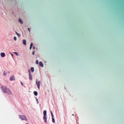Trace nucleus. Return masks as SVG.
I'll use <instances>...</instances> for the list:
<instances>
[{"mask_svg":"<svg viewBox=\"0 0 124 124\" xmlns=\"http://www.w3.org/2000/svg\"><path fill=\"white\" fill-rule=\"evenodd\" d=\"M35 98L36 99V101H37V104H38V102H39L38 100L37 99V97H35Z\"/></svg>","mask_w":124,"mask_h":124,"instance_id":"dca6fc26","label":"nucleus"},{"mask_svg":"<svg viewBox=\"0 0 124 124\" xmlns=\"http://www.w3.org/2000/svg\"><path fill=\"white\" fill-rule=\"evenodd\" d=\"M8 72V73H10V72H9V71Z\"/></svg>","mask_w":124,"mask_h":124,"instance_id":"2f4dec72","label":"nucleus"},{"mask_svg":"<svg viewBox=\"0 0 124 124\" xmlns=\"http://www.w3.org/2000/svg\"><path fill=\"white\" fill-rule=\"evenodd\" d=\"M46 110H44L43 112L44 116H46Z\"/></svg>","mask_w":124,"mask_h":124,"instance_id":"9b49d317","label":"nucleus"},{"mask_svg":"<svg viewBox=\"0 0 124 124\" xmlns=\"http://www.w3.org/2000/svg\"><path fill=\"white\" fill-rule=\"evenodd\" d=\"M17 35L19 37H20L21 36V35L19 33H17Z\"/></svg>","mask_w":124,"mask_h":124,"instance_id":"aec40b11","label":"nucleus"},{"mask_svg":"<svg viewBox=\"0 0 124 124\" xmlns=\"http://www.w3.org/2000/svg\"><path fill=\"white\" fill-rule=\"evenodd\" d=\"M0 55L2 57H4L5 56V54L4 53H0Z\"/></svg>","mask_w":124,"mask_h":124,"instance_id":"423d86ee","label":"nucleus"},{"mask_svg":"<svg viewBox=\"0 0 124 124\" xmlns=\"http://www.w3.org/2000/svg\"><path fill=\"white\" fill-rule=\"evenodd\" d=\"M78 124H79V123H78Z\"/></svg>","mask_w":124,"mask_h":124,"instance_id":"72a5a7b5","label":"nucleus"},{"mask_svg":"<svg viewBox=\"0 0 124 124\" xmlns=\"http://www.w3.org/2000/svg\"><path fill=\"white\" fill-rule=\"evenodd\" d=\"M72 115L73 116H74V114H72Z\"/></svg>","mask_w":124,"mask_h":124,"instance_id":"c756f323","label":"nucleus"},{"mask_svg":"<svg viewBox=\"0 0 124 124\" xmlns=\"http://www.w3.org/2000/svg\"><path fill=\"white\" fill-rule=\"evenodd\" d=\"M39 65L42 67L44 66L43 64L41 62H39Z\"/></svg>","mask_w":124,"mask_h":124,"instance_id":"0eeeda50","label":"nucleus"},{"mask_svg":"<svg viewBox=\"0 0 124 124\" xmlns=\"http://www.w3.org/2000/svg\"><path fill=\"white\" fill-rule=\"evenodd\" d=\"M27 29L28 30V31H29V32H30V28H28Z\"/></svg>","mask_w":124,"mask_h":124,"instance_id":"4be33fe9","label":"nucleus"},{"mask_svg":"<svg viewBox=\"0 0 124 124\" xmlns=\"http://www.w3.org/2000/svg\"><path fill=\"white\" fill-rule=\"evenodd\" d=\"M19 116L22 119V120L27 121V118L26 116L24 115H20Z\"/></svg>","mask_w":124,"mask_h":124,"instance_id":"f03ea898","label":"nucleus"},{"mask_svg":"<svg viewBox=\"0 0 124 124\" xmlns=\"http://www.w3.org/2000/svg\"><path fill=\"white\" fill-rule=\"evenodd\" d=\"M54 117H52V122L54 123L55 122L54 119Z\"/></svg>","mask_w":124,"mask_h":124,"instance_id":"4468645a","label":"nucleus"},{"mask_svg":"<svg viewBox=\"0 0 124 124\" xmlns=\"http://www.w3.org/2000/svg\"><path fill=\"white\" fill-rule=\"evenodd\" d=\"M33 43H31V44H30V46L32 47V46H33Z\"/></svg>","mask_w":124,"mask_h":124,"instance_id":"5701e85b","label":"nucleus"},{"mask_svg":"<svg viewBox=\"0 0 124 124\" xmlns=\"http://www.w3.org/2000/svg\"><path fill=\"white\" fill-rule=\"evenodd\" d=\"M16 34H17V33H18L16 31Z\"/></svg>","mask_w":124,"mask_h":124,"instance_id":"c85d7f7f","label":"nucleus"},{"mask_svg":"<svg viewBox=\"0 0 124 124\" xmlns=\"http://www.w3.org/2000/svg\"><path fill=\"white\" fill-rule=\"evenodd\" d=\"M36 84L37 85V86L38 88L39 89V81L38 80H36Z\"/></svg>","mask_w":124,"mask_h":124,"instance_id":"1a4fd4ad","label":"nucleus"},{"mask_svg":"<svg viewBox=\"0 0 124 124\" xmlns=\"http://www.w3.org/2000/svg\"><path fill=\"white\" fill-rule=\"evenodd\" d=\"M21 85L22 86H23V83L22 82H21Z\"/></svg>","mask_w":124,"mask_h":124,"instance_id":"b1692460","label":"nucleus"},{"mask_svg":"<svg viewBox=\"0 0 124 124\" xmlns=\"http://www.w3.org/2000/svg\"><path fill=\"white\" fill-rule=\"evenodd\" d=\"M0 88L3 92L5 93H7L9 94H12V92L10 90L6 87L2 86Z\"/></svg>","mask_w":124,"mask_h":124,"instance_id":"f257e3e1","label":"nucleus"},{"mask_svg":"<svg viewBox=\"0 0 124 124\" xmlns=\"http://www.w3.org/2000/svg\"><path fill=\"white\" fill-rule=\"evenodd\" d=\"M11 55H12V57H13V54H11Z\"/></svg>","mask_w":124,"mask_h":124,"instance_id":"cd10ccee","label":"nucleus"},{"mask_svg":"<svg viewBox=\"0 0 124 124\" xmlns=\"http://www.w3.org/2000/svg\"><path fill=\"white\" fill-rule=\"evenodd\" d=\"M51 115L52 117H54V115H53V113L51 111Z\"/></svg>","mask_w":124,"mask_h":124,"instance_id":"2eb2a0df","label":"nucleus"},{"mask_svg":"<svg viewBox=\"0 0 124 124\" xmlns=\"http://www.w3.org/2000/svg\"><path fill=\"white\" fill-rule=\"evenodd\" d=\"M19 22L20 23H21L23 24V21H22V19H21L20 18L19 19Z\"/></svg>","mask_w":124,"mask_h":124,"instance_id":"ddd939ff","label":"nucleus"},{"mask_svg":"<svg viewBox=\"0 0 124 124\" xmlns=\"http://www.w3.org/2000/svg\"><path fill=\"white\" fill-rule=\"evenodd\" d=\"M14 53L15 54H16V55H18V53L17 52H15Z\"/></svg>","mask_w":124,"mask_h":124,"instance_id":"412c9836","label":"nucleus"},{"mask_svg":"<svg viewBox=\"0 0 124 124\" xmlns=\"http://www.w3.org/2000/svg\"><path fill=\"white\" fill-rule=\"evenodd\" d=\"M39 86H40V81H39Z\"/></svg>","mask_w":124,"mask_h":124,"instance_id":"7c9ffc66","label":"nucleus"},{"mask_svg":"<svg viewBox=\"0 0 124 124\" xmlns=\"http://www.w3.org/2000/svg\"><path fill=\"white\" fill-rule=\"evenodd\" d=\"M31 70L32 72H34V68L33 67H31Z\"/></svg>","mask_w":124,"mask_h":124,"instance_id":"9d476101","label":"nucleus"},{"mask_svg":"<svg viewBox=\"0 0 124 124\" xmlns=\"http://www.w3.org/2000/svg\"><path fill=\"white\" fill-rule=\"evenodd\" d=\"M12 13L13 14V13H14L13 12H12Z\"/></svg>","mask_w":124,"mask_h":124,"instance_id":"473e14b6","label":"nucleus"},{"mask_svg":"<svg viewBox=\"0 0 124 124\" xmlns=\"http://www.w3.org/2000/svg\"><path fill=\"white\" fill-rule=\"evenodd\" d=\"M28 72L29 73V79L31 80L32 79V77L31 74V72L29 69L28 70Z\"/></svg>","mask_w":124,"mask_h":124,"instance_id":"7ed1b4c3","label":"nucleus"},{"mask_svg":"<svg viewBox=\"0 0 124 124\" xmlns=\"http://www.w3.org/2000/svg\"><path fill=\"white\" fill-rule=\"evenodd\" d=\"M32 46H30V50H31V48H32Z\"/></svg>","mask_w":124,"mask_h":124,"instance_id":"a878e982","label":"nucleus"},{"mask_svg":"<svg viewBox=\"0 0 124 124\" xmlns=\"http://www.w3.org/2000/svg\"><path fill=\"white\" fill-rule=\"evenodd\" d=\"M34 53H35V52L34 51H33V52L32 53V54L33 55H34Z\"/></svg>","mask_w":124,"mask_h":124,"instance_id":"393cba45","label":"nucleus"},{"mask_svg":"<svg viewBox=\"0 0 124 124\" xmlns=\"http://www.w3.org/2000/svg\"><path fill=\"white\" fill-rule=\"evenodd\" d=\"M14 39L15 41H16L17 40V38L16 37H14Z\"/></svg>","mask_w":124,"mask_h":124,"instance_id":"f3484780","label":"nucleus"},{"mask_svg":"<svg viewBox=\"0 0 124 124\" xmlns=\"http://www.w3.org/2000/svg\"><path fill=\"white\" fill-rule=\"evenodd\" d=\"M34 95L36 96L38 94V92L36 91H35L34 92Z\"/></svg>","mask_w":124,"mask_h":124,"instance_id":"f8f14e48","label":"nucleus"},{"mask_svg":"<svg viewBox=\"0 0 124 124\" xmlns=\"http://www.w3.org/2000/svg\"><path fill=\"white\" fill-rule=\"evenodd\" d=\"M10 81H12L15 80V77L13 75L11 76L10 78Z\"/></svg>","mask_w":124,"mask_h":124,"instance_id":"20e7f679","label":"nucleus"},{"mask_svg":"<svg viewBox=\"0 0 124 124\" xmlns=\"http://www.w3.org/2000/svg\"><path fill=\"white\" fill-rule=\"evenodd\" d=\"M43 119L45 123H46L47 122V117L46 116H44L43 117Z\"/></svg>","mask_w":124,"mask_h":124,"instance_id":"39448f33","label":"nucleus"},{"mask_svg":"<svg viewBox=\"0 0 124 124\" xmlns=\"http://www.w3.org/2000/svg\"><path fill=\"white\" fill-rule=\"evenodd\" d=\"M23 44L25 45H26V40L25 39H23Z\"/></svg>","mask_w":124,"mask_h":124,"instance_id":"6e6552de","label":"nucleus"},{"mask_svg":"<svg viewBox=\"0 0 124 124\" xmlns=\"http://www.w3.org/2000/svg\"><path fill=\"white\" fill-rule=\"evenodd\" d=\"M36 64H38V63H39V61H38V60H37L36 61Z\"/></svg>","mask_w":124,"mask_h":124,"instance_id":"6ab92c4d","label":"nucleus"},{"mask_svg":"<svg viewBox=\"0 0 124 124\" xmlns=\"http://www.w3.org/2000/svg\"><path fill=\"white\" fill-rule=\"evenodd\" d=\"M33 49H34L35 48V47L34 46H33Z\"/></svg>","mask_w":124,"mask_h":124,"instance_id":"bb28decb","label":"nucleus"},{"mask_svg":"<svg viewBox=\"0 0 124 124\" xmlns=\"http://www.w3.org/2000/svg\"><path fill=\"white\" fill-rule=\"evenodd\" d=\"M5 71H4V72L3 73V75H4V76H6L7 75V74H6V72H5Z\"/></svg>","mask_w":124,"mask_h":124,"instance_id":"a211bd4d","label":"nucleus"}]
</instances>
